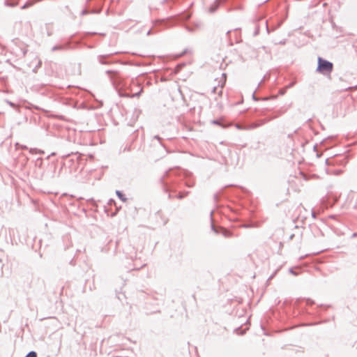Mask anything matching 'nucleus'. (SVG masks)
I'll return each mask as SVG.
<instances>
[{"label": "nucleus", "mask_w": 357, "mask_h": 357, "mask_svg": "<svg viewBox=\"0 0 357 357\" xmlns=\"http://www.w3.org/2000/svg\"><path fill=\"white\" fill-rule=\"evenodd\" d=\"M226 79H227L226 74L222 73L220 75V77H217L215 80V82H217V84H215L213 86V92L215 93H218L220 96L222 95V89L225 84Z\"/></svg>", "instance_id": "f257e3e1"}, {"label": "nucleus", "mask_w": 357, "mask_h": 357, "mask_svg": "<svg viewBox=\"0 0 357 357\" xmlns=\"http://www.w3.org/2000/svg\"><path fill=\"white\" fill-rule=\"evenodd\" d=\"M318 64L317 69L321 73H330L333 70V63L320 57L318 59Z\"/></svg>", "instance_id": "f03ea898"}, {"label": "nucleus", "mask_w": 357, "mask_h": 357, "mask_svg": "<svg viewBox=\"0 0 357 357\" xmlns=\"http://www.w3.org/2000/svg\"><path fill=\"white\" fill-rule=\"evenodd\" d=\"M116 194L119 197V198H121V199H123V195H122V193L121 192L116 191Z\"/></svg>", "instance_id": "20e7f679"}, {"label": "nucleus", "mask_w": 357, "mask_h": 357, "mask_svg": "<svg viewBox=\"0 0 357 357\" xmlns=\"http://www.w3.org/2000/svg\"><path fill=\"white\" fill-rule=\"evenodd\" d=\"M26 357H37V354L34 351H31L27 354Z\"/></svg>", "instance_id": "7ed1b4c3"}]
</instances>
